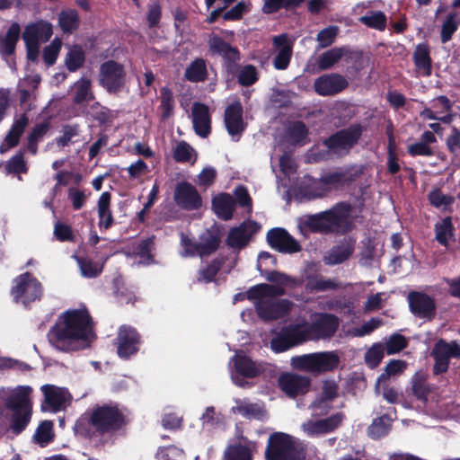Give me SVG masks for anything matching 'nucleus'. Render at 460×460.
Masks as SVG:
<instances>
[{
    "label": "nucleus",
    "instance_id": "25",
    "mask_svg": "<svg viewBox=\"0 0 460 460\" xmlns=\"http://www.w3.org/2000/svg\"><path fill=\"white\" fill-rule=\"evenodd\" d=\"M41 391L44 394V403L41 405L42 411L52 412L61 411L66 402L65 390L54 385H44L41 386Z\"/></svg>",
    "mask_w": 460,
    "mask_h": 460
},
{
    "label": "nucleus",
    "instance_id": "39",
    "mask_svg": "<svg viewBox=\"0 0 460 460\" xmlns=\"http://www.w3.org/2000/svg\"><path fill=\"white\" fill-rule=\"evenodd\" d=\"M432 354L450 361V358H460V345L456 341L447 342L443 339H439L432 348Z\"/></svg>",
    "mask_w": 460,
    "mask_h": 460
},
{
    "label": "nucleus",
    "instance_id": "29",
    "mask_svg": "<svg viewBox=\"0 0 460 460\" xmlns=\"http://www.w3.org/2000/svg\"><path fill=\"white\" fill-rule=\"evenodd\" d=\"M286 294L285 288L280 286H274L266 283H261L250 288L246 292V296L250 300L257 299H274Z\"/></svg>",
    "mask_w": 460,
    "mask_h": 460
},
{
    "label": "nucleus",
    "instance_id": "43",
    "mask_svg": "<svg viewBox=\"0 0 460 460\" xmlns=\"http://www.w3.org/2000/svg\"><path fill=\"white\" fill-rule=\"evenodd\" d=\"M85 62V54L79 45H74L66 55L65 65L69 72H75L83 67Z\"/></svg>",
    "mask_w": 460,
    "mask_h": 460
},
{
    "label": "nucleus",
    "instance_id": "27",
    "mask_svg": "<svg viewBox=\"0 0 460 460\" xmlns=\"http://www.w3.org/2000/svg\"><path fill=\"white\" fill-rule=\"evenodd\" d=\"M412 60L416 70L422 76H430L432 74V58L430 49L428 44L420 43L416 46Z\"/></svg>",
    "mask_w": 460,
    "mask_h": 460
},
{
    "label": "nucleus",
    "instance_id": "23",
    "mask_svg": "<svg viewBox=\"0 0 460 460\" xmlns=\"http://www.w3.org/2000/svg\"><path fill=\"white\" fill-rule=\"evenodd\" d=\"M208 52L212 57H220L222 62L242 57L240 49L226 41L221 36L211 33L208 39Z\"/></svg>",
    "mask_w": 460,
    "mask_h": 460
},
{
    "label": "nucleus",
    "instance_id": "53",
    "mask_svg": "<svg viewBox=\"0 0 460 460\" xmlns=\"http://www.w3.org/2000/svg\"><path fill=\"white\" fill-rule=\"evenodd\" d=\"M359 22L368 28L384 31L386 28V16L381 11L368 12L359 18Z\"/></svg>",
    "mask_w": 460,
    "mask_h": 460
},
{
    "label": "nucleus",
    "instance_id": "34",
    "mask_svg": "<svg viewBox=\"0 0 460 460\" xmlns=\"http://www.w3.org/2000/svg\"><path fill=\"white\" fill-rule=\"evenodd\" d=\"M94 98L92 82L88 77L82 76L75 83L73 94V102L75 104L81 105L94 100Z\"/></svg>",
    "mask_w": 460,
    "mask_h": 460
},
{
    "label": "nucleus",
    "instance_id": "24",
    "mask_svg": "<svg viewBox=\"0 0 460 460\" xmlns=\"http://www.w3.org/2000/svg\"><path fill=\"white\" fill-rule=\"evenodd\" d=\"M192 124L195 133L200 137H208L211 133V116L208 105L194 102L192 106Z\"/></svg>",
    "mask_w": 460,
    "mask_h": 460
},
{
    "label": "nucleus",
    "instance_id": "47",
    "mask_svg": "<svg viewBox=\"0 0 460 460\" xmlns=\"http://www.w3.org/2000/svg\"><path fill=\"white\" fill-rule=\"evenodd\" d=\"M28 166L24 159V151L19 150L4 164V172L6 174L27 173Z\"/></svg>",
    "mask_w": 460,
    "mask_h": 460
},
{
    "label": "nucleus",
    "instance_id": "18",
    "mask_svg": "<svg viewBox=\"0 0 460 460\" xmlns=\"http://www.w3.org/2000/svg\"><path fill=\"white\" fill-rule=\"evenodd\" d=\"M173 199L181 208L191 211L198 210L202 207V198L197 189L189 181L177 183Z\"/></svg>",
    "mask_w": 460,
    "mask_h": 460
},
{
    "label": "nucleus",
    "instance_id": "56",
    "mask_svg": "<svg viewBox=\"0 0 460 460\" xmlns=\"http://www.w3.org/2000/svg\"><path fill=\"white\" fill-rule=\"evenodd\" d=\"M74 430L75 435L80 436L84 438H91L94 436L96 432L94 428L93 427L91 421V413L89 416H82L80 417L75 423Z\"/></svg>",
    "mask_w": 460,
    "mask_h": 460
},
{
    "label": "nucleus",
    "instance_id": "3",
    "mask_svg": "<svg viewBox=\"0 0 460 460\" xmlns=\"http://www.w3.org/2000/svg\"><path fill=\"white\" fill-rule=\"evenodd\" d=\"M31 388L21 386L13 394L10 395L5 406L12 411L10 429L15 435L21 434L29 425L32 415V403L30 399Z\"/></svg>",
    "mask_w": 460,
    "mask_h": 460
},
{
    "label": "nucleus",
    "instance_id": "62",
    "mask_svg": "<svg viewBox=\"0 0 460 460\" xmlns=\"http://www.w3.org/2000/svg\"><path fill=\"white\" fill-rule=\"evenodd\" d=\"M339 386L333 380H324L323 382L322 392L319 395L320 402H332L338 396Z\"/></svg>",
    "mask_w": 460,
    "mask_h": 460
},
{
    "label": "nucleus",
    "instance_id": "12",
    "mask_svg": "<svg viewBox=\"0 0 460 460\" xmlns=\"http://www.w3.org/2000/svg\"><path fill=\"white\" fill-rule=\"evenodd\" d=\"M141 344L142 336L136 328L130 325H121L119 328L115 339L119 358L129 359L139 351Z\"/></svg>",
    "mask_w": 460,
    "mask_h": 460
},
{
    "label": "nucleus",
    "instance_id": "42",
    "mask_svg": "<svg viewBox=\"0 0 460 460\" xmlns=\"http://www.w3.org/2000/svg\"><path fill=\"white\" fill-rule=\"evenodd\" d=\"M58 24L64 33H72L80 25V19L76 10L68 9L62 11L58 15Z\"/></svg>",
    "mask_w": 460,
    "mask_h": 460
},
{
    "label": "nucleus",
    "instance_id": "55",
    "mask_svg": "<svg viewBox=\"0 0 460 460\" xmlns=\"http://www.w3.org/2000/svg\"><path fill=\"white\" fill-rule=\"evenodd\" d=\"M259 80V74L257 68L251 64L245 65L241 67L237 82L243 87H249L254 84Z\"/></svg>",
    "mask_w": 460,
    "mask_h": 460
},
{
    "label": "nucleus",
    "instance_id": "31",
    "mask_svg": "<svg viewBox=\"0 0 460 460\" xmlns=\"http://www.w3.org/2000/svg\"><path fill=\"white\" fill-rule=\"evenodd\" d=\"M344 419L342 412H337L330 417L308 424V432L311 434H325L335 430L341 426Z\"/></svg>",
    "mask_w": 460,
    "mask_h": 460
},
{
    "label": "nucleus",
    "instance_id": "38",
    "mask_svg": "<svg viewBox=\"0 0 460 460\" xmlns=\"http://www.w3.org/2000/svg\"><path fill=\"white\" fill-rule=\"evenodd\" d=\"M29 123V118L26 113H22L20 118L15 119L5 136L4 141L8 147H14L19 144L20 138Z\"/></svg>",
    "mask_w": 460,
    "mask_h": 460
},
{
    "label": "nucleus",
    "instance_id": "5",
    "mask_svg": "<svg viewBox=\"0 0 460 460\" xmlns=\"http://www.w3.org/2000/svg\"><path fill=\"white\" fill-rule=\"evenodd\" d=\"M305 456L299 450L293 438L286 433L275 432L268 439L265 449V460H304Z\"/></svg>",
    "mask_w": 460,
    "mask_h": 460
},
{
    "label": "nucleus",
    "instance_id": "26",
    "mask_svg": "<svg viewBox=\"0 0 460 460\" xmlns=\"http://www.w3.org/2000/svg\"><path fill=\"white\" fill-rule=\"evenodd\" d=\"M273 44L279 49L274 58L273 66L278 70H285L292 58V45L288 43V35L283 33L273 38Z\"/></svg>",
    "mask_w": 460,
    "mask_h": 460
},
{
    "label": "nucleus",
    "instance_id": "50",
    "mask_svg": "<svg viewBox=\"0 0 460 460\" xmlns=\"http://www.w3.org/2000/svg\"><path fill=\"white\" fill-rule=\"evenodd\" d=\"M346 174L342 172H332L323 174L318 180V183L324 186L323 192L317 194L318 197L323 195L324 191L330 190L332 188L337 189L345 181Z\"/></svg>",
    "mask_w": 460,
    "mask_h": 460
},
{
    "label": "nucleus",
    "instance_id": "63",
    "mask_svg": "<svg viewBox=\"0 0 460 460\" xmlns=\"http://www.w3.org/2000/svg\"><path fill=\"white\" fill-rule=\"evenodd\" d=\"M234 201L241 208H248V212L251 213L252 210V199L248 192V190L243 185L237 186L234 190Z\"/></svg>",
    "mask_w": 460,
    "mask_h": 460
},
{
    "label": "nucleus",
    "instance_id": "60",
    "mask_svg": "<svg viewBox=\"0 0 460 460\" xmlns=\"http://www.w3.org/2000/svg\"><path fill=\"white\" fill-rule=\"evenodd\" d=\"M40 80L41 78L39 75L28 76L24 79V84L28 86V88H21L19 90L20 103L22 105L26 104L30 101L32 92L38 88Z\"/></svg>",
    "mask_w": 460,
    "mask_h": 460
},
{
    "label": "nucleus",
    "instance_id": "51",
    "mask_svg": "<svg viewBox=\"0 0 460 460\" xmlns=\"http://www.w3.org/2000/svg\"><path fill=\"white\" fill-rule=\"evenodd\" d=\"M308 133L306 125L301 120H296L287 128V136L293 145L301 144Z\"/></svg>",
    "mask_w": 460,
    "mask_h": 460
},
{
    "label": "nucleus",
    "instance_id": "9",
    "mask_svg": "<svg viewBox=\"0 0 460 460\" xmlns=\"http://www.w3.org/2000/svg\"><path fill=\"white\" fill-rule=\"evenodd\" d=\"M364 130L365 128L361 124H351L348 128L340 129L324 138L323 145L333 155H341L343 152L349 153L358 144Z\"/></svg>",
    "mask_w": 460,
    "mask_h": 460
},
{
    "label": "nucleus",
    "instance_id": "35",
    "mask_svg": "<svg viewBox=\"0 0 460 460\" xmlns=\"http://www.w3.org/2000/svg\"><path fill=\"white\" fill-rule=\"evenodd\" d=\"M21 27L19 23L13 22L8 28L4 37L0 41V52L4 56L14 54L16 44L20 39Z\"/></svg>",
    "mask_w": 460,
    "mask_h": 460
},
{
    "label": "nucleus",
    "instance_id": "49",
    "mask_svg": "<svg viewBox=\"0 0 460 460\" xmlns=\"http://www.w3.org/2000/svg\"><path fill=\"white\" fill-rule=\"evenodd\" d=\"M354 247L350 243H343L332 247L329 252L328 264H341L347 261L353 253Z\"/></svg>",
    "mask_w": 460,
    "mask_h": 460
},
{
    "label": "nucleus",
    "instance_id": "10",
    "mask_svg": "<svg viewBox=\"0 0 460 460\" xmlns=\"http://www.w3.org/2000/svg\"><path fill=\"white\" fill-rule=\"evenodd\" d=\"M126 84V71L123 65L115 60L103 62L100 66L99 84L109 93H119Z\"/></svg>",
    "mask_w": 460,
    "mask_h": 460
},
{
    "label": "nucleus",
    "instance_id": "59",
    "mask_svg": "<svg viewBox=\"0 0 460 460\" xmlns=\"http://www.w3.org/2000/svg\"><path fill=\"white\" fill-rule=\"evenodd\" d=\"M155 248L153 237H148L142 240L136 247V254L146 263L149 264L154 261V255L152 251Z\"/></svg>",
    "mask_w": 460,
    "mask_h": 460
},
{
    "label": "nucleus",
    "instance_id": "44",
    "mask_svg": "<svg viewBox=\"0 0 460 460\" xmlns=\"http://www.w3.org/2000/svg\"><path fill=\"white\" fill-rule=\"evenodd\" d=\"M344 48H333L323 52L318 58V67L321 70H327L332 67L346 53Z\"/></svg>",
    "mask_w": 460,
    "mask_h": 460
},
{
    "label": "nucleus",
    "instance_id": "32",
    "mask_svg": "<svg viewBox=\"0 0 460 460\" xmlns=\"http://www.w3.org/2000/svg\"><path fill=\"white\" fill-rule=\"evenodd\" d=\"M208 76L207 61L202 58H197L191 61L184 72L185 79L191 83H203Z\"/></svg>",
    "mask_w": 460,
    "mask_h": 460
},
{
    "label": "nucleus",
    "instance_id": "7",
    "mask_svg": "<svg viewBox=\"0 0 460 460\" xmlns=\"http://www.w3.org/2000/svg\"><path fill=\"white\" fill-rule=\"evenodd\" d=\"M293 368L319 374L332 371L339 365V358L333 352H317L295 356L291 358Z\"/></svg>",
    "mask_w": 460,
    "mask_h": 460
},
{
    "label": "nucleus",
    "instance_id": "40",
    "mask_svg": "<svg viewBox=\"0 0 460 460\" xmlns=\"http://www.w3.org/2000/svg\"><path fill=\"white\" fill-rule=\"evenodd\" d=\"M226 259L224 257H217L213 259L205 268H202L198 272V282L210 283L215 281L217 273L221 270Z\"/></svg>",
    "mask_w": 460,
    "mask_h": 460
},
{
    "label": "nucleus",
    "instance_id": "61",
    "mask_svg": "<svg viewBox=\"0 0 460 460\" xmlns=\"http://www.w3.org/2000/svg\"><path fill=\"white\" fill-rule=\"evenodd\" d=\"M77 262L79 264L81 273L84 278H96L102 271V268L99 267L98 264L93 262L92 260L86 258H78Z\"/></svg>",
    "mask_w": 460,
    "mask_h": 460
},
{
    "label": "nucleus",
    "instance_id": "19",
    "mask_svg": "<svg viewBox=\"0 0 460 460\" xmlns=\"http://www.w3.org/2000/svg\"><path fill=\"white\" fill-rule=\"evenodd\" d=\"M261 230V225L249 220L230 229L226 243L233 249L241 250L247 246L252 235Z\"/></svg>",
    "mask_w": 460,
    "mask_h": 460
},
{
    "label": "nucleus",
    "instance_id": "8",
    "mask_svg": "<svg viewBox=\"0 0 460 460\" xmlns=\"http://www.w3.org/2000/svg\"><path fill=\"white\" fill-rule=\"evenodd\" d=\"M52 34V25L47 21L40 20L26 25L22 37L29 61L35 62L38 60L40 42L49 41Z\"/></svg>",
    "mask_w": 460,
    "mask_h": 460
},
{
    "label": "nucleus",
    "instance_id": "15",
    "mask_svg": "<svg viewBox=\"0 0 460 460\" xmlns=\"http://www.w3.org/2000/svg\"><path fill=\"white\" fill-rule=\"evenodd\" d=\"M407 300L410 311L414 316L429 322L435 318L437 305L432 296L424 292L411 291L408 294Z\"/></svg>",
    "mask_w": 460,
    "mask_h": 460
},
{
    "label": "nucleus",
    "instance_id": "16",
    "mask_svg": "<svg viewBox=\"0 0 460 460\" xmlns=\"http://www.w3.org/2000/svg\"><path fill=\"white\" fill-rule=\"evenodd\" d=\"M311 384L310 377L292 372L282 373L278 378L280 390L292 399L308 393Z\"/></svg>",
    "mask_w": 460,
    "mask_h": 460
},
{
    "label": "nucleus",
    "instance_id": "1",
    "mask_svg": "<svg viewBox=\"0 0 460 460\" xmlns=\"http://www.w3.org/2000/svg\"><path fill=\"white\" fill-rule=\"evenodd\" d=\"M94 323L89 310L83 308L68 309L62 313L50 328L49 341L62 351L76 349L77 341L89 344L94 335Z\"/></svg>",
    "mask_w": 460,
    "mask_h": 460
},
{
    "label": "nucleus",
    "instance_id": "37",
    "mask_svg": "<svg viewBox=\"0 0 460 460\" xmlns=\"http://www.w3.org/2000/svg\"><path fill=\"white\" fill-rule=\"evenodd\" d=\"M220 243L221 234L219 231L208 229L200 235V257L215 252L219 248Z\"/></svg>",
    "mask_w": 460,
    "mask_h": 460
},
{
    "label": "nucleus",
    "instance_id": "20",
    "mask_svg": "<svg viewBox=\"0 0 460 460\" xmlns=\"http://www.w3.org/2000/svg\"><path fill=\"white\" fill-rule=\"evenodd\" d=\"M269 245L282 253H295L301 251L299 243L284 228L276 227L268 231Z\"/></svg>",
    "mask_w": 460,
    "mask_h": 460
},
{
    "label": "nucleus",
    "instance_id": "4",
    "mask_svg": "<svg viewBox=\"0 0 460 460\" xmlns=\"http://www.w3.org/2000/svg\"><path fill=\"white\" fill-rule=\"evenodd\" d=\"M91 421L99 434L113 433L126 424V417L117 405L103 404L96 406L91 412Z\"/></svg>",
    "mask_w": 460,
    "mask_h": 460
},
{
    "label": "nucleus",
    "instance_id": "57",
    "mask_svg": "<svg viewBox=\"0 0 460 460\" xmlns=\"http://www.w3.org/2000/svg\"><path fill=\"white\" fill-rule=\"evenodd\" d=\"M457 16L456 12H452L448 13L446 20L444 21L441 31H440V40L442 43L448 42L451 39L454 33L457 30V23L456 22V18Z\"/></svg>",
    "mask_w": 460,
    "mask_h": 460
},
{
    "label": "nucleus",
    "instance_id": "48",
    "mask_svg": "<svg viewBox=\"0 0 460 460\" xmlns=\"http://www.w3.org/2000/svg\"><path fill=\"white\" fill-rule=\"evenodd\" d=\"M436 240L447 246L450 238L454 236V226L451 217H446L440 223L435 225Z\"/></svg>",
    "mask_w": 460,
    "mask_h": 460
},
{
    "label": "nucleus",
    "instance_id": "52",
    "mask_svg": "<svg viewBox=\"0 0 460 460\" xmlns=\"http://www.w3.org/2000/svg\"><path fill=\"white\" fill-rule=\"evenodd\" d=\"M407 367V364L403 360L391 359L385 366V371L378 376L376 380V389H378L381 383L385 382L392 376H398L402 374Z\"/></svg>",
    "mask_w": 460,
    "mask_h": 460
},
{
    "label": "nucleus",
    "instance_id": "45",
    "mask_svg": "<svg viewBox=\"0 0 460 460\" xmlns=\"http://www.w3.org/2000/svg\"><path fill=\"white\" fill-rule=\"evenodd\" d=\"M392 419L387 414L375 419L368 429V435L374 439L386 436L392 427Z\"/></svg>",
    "mask_w": 460,
    "mask_h": 460
},
{
    "label": "nucleus",
    "instance_id": "41",
    "mask_svg": "<svg viewBox=\"0 0 460 460\" xmlns=\"http://www.w3.org/2000/svg\"><path fill=\"white\" fill-rule=\"evenodd\" d=\"M412 394L420 401L427 402L431 387L427 382V376L423 372H416L411 379Z\"/></svg>",
    "mask_w": 460,
    "mask_h": 460
},
{
    "label": "nucleus",
    "instance_id": "33",
    "mask_svg": "<svg viewBox=\"0 0 460 460\" xmlns=\"http://www.w3.org/2000/svg\"><path fill=\"white\" fill-rule=\"evenodd\" d=\"M111 194L109 191L102 193L98 199L99 227L109 229L112 226L114 219L110 209Z\"/></svg>",
    "mask_w": 460,
    "mask_h": 460
},
{
    "label": "nucleus",
    "instance_id": "2",
    "mask_svg": "<svg viewBox=\"0 0 460 460\" xmlns=\"http://www.w3.org/2000/svg\"><path fill=\"white\" fill-rule=\"evenodd\" d=\"M352 206L338 202L330 209L314 215H305L300 220V227L311 233L328 234L339 230L350 217Z\"/></svg>",
    "mask_w": 460,
    "mask_h": 460
},
{
    "label": "nucleus",
    "instance_id": "36",
    "mask_svg": "<svg viewBox=\"0 0 460 460\" xmlns=\"http://www.w3.org/2000/svg\"><path fill=\"white\" fill-rule=\"evenodd\" d=\"M51 128V123L49 119L36 124L30 134L28 135L27 149L31 155L38 153V144L43 139Z\"/></svg>",
    "mask_w": 460,
    "mask_h": 460
},
{
    "label": "nucleus",
    "instance_id": "30",
    "mask_svg": "<svg viewBox=\"0 0 460 460\" xmlns=\"http://www.w3.org/2000/svg\"><path fill=\"white\" fill-rule=\"evenodd\" d=\"M233 362L236 374L243 377L254 378L261 373V369L256 363L244 354H235L233 357Z\"/></svg>",
    "mask_w": 460,
    "mask_h": 460
},
{
    "label": "nucleus",
    "instance_id": "58",
    "mask_svg": "<svg viewBox=\"0 0 460 460\" xmlns=\"http://www.w3.org/2000/svg\"><path fill=\"white\" fill-rule=\"evenodd\" d=\"M62 47V41L58 38H55L49 45L46 46L43 49L42 53V58L44 63L48 66H53L57 58L58 57V54L60 52Z\"/></svg>",
    "mask_w": 460,
    "mask_h": 460
},
{
    "label": "nucleus",
    "instance_id": "13",
    "mask_svg": "<svg viewBox=\"0 0 460 460\" xmlns=\"http://www.w3.org/2000/svg\"><path fill=\"white\" fill-rule=\"evenodd\" d=\"M307 341V332L304 325L290 324L284 327L270 341V346L276 353L284 352L294 346Z\"/></svg>",
    "mask_w": 460,
    "mask_h": 460
},
{
    "label": "nucleus",
    "instance_id": "64",
    "mask_svg": "<svg viewBox=\"0 0 460 460\" xmlns=\"http://www.w3.org/2000/svg\"><path fill=\"white\" fill-rule=\"evenodd\" d=\"M339 28L337 26H329L323 29L317 34V40L321 48L331 46L337 37Z\"/></svg>",
    "mask_w": 460,
    "mask_h": 460
},
{
    "label": "nucleus",
    "instance_id": "11",
    "mask_svg": "<svg viewBox=\"0 0 460 460\" xmlns=\"http://www.w3.org/2000/svg\"><path fill=\"white\" fill-rule=\"evenodd\" d=\"M319 262L309 261L304 268L305 289L313 294L325 292L328 290H337L341 285L335 279H325L320 270Z\"/></svg>",
    "mask_w": 460,
    "mask_h": 460
},
{
    "label": "nucleus",
    "instance_id": "22",
    "mask_svg": "<svg viewBox=\"0 0 460 460\" xmlns=\"http://www.w3.org/2000/svg\"><path fill=\"white\" fill-rule=\"evenodd\" d=\"M243 109L240 101H234L225 110V125L228 134L233 139L238 141L246 128L243 118Z\"/></svg>",
    "mask_w": 460,
    "mask_h": 460
},
{
    "label": "nucleus",
    "instance_id": "6",
    "mask_svg": "<svg viewBox=\"0 0 460 460\" xmlns=\"http://www.w3.org/2000/svg\"><path fill=\"white\" fill-rule=\"evenodd\" d=\"M10 294L15 303L29 306L40 300L42 296V285L34 275L29 271L18 275L13 280Z\"/></svg>",
    "mask_w": 460,
    "mask_h": 460
},
{
    "label": "nucleus",
    "instance_id": "17",
    "mask_svg": "<svg viewBox=\"0 0 460 460\" xmlns=\"http://www.w3.org/2000/svg\"><path fill=\"white\" fill-rule=\"evenodd\" d=\"M256 304L258 316L265 321L278 320L288 315L293 306L288 299H259Z\"/></svg>",
    "mask_w": 460,
    "mask_h": 460
},
{
    "label": "nucleus",
    "instance_id": "21",
    "mask_svg": "<svg viewBox=\"0 0 460 460\" xmlns=\"http://www.w3.org/2000/svg\"><path fill=\"white\" fill-rule=\"evenodd\" d=\"M349 86L347 79L336 73L324 74L314 80V89L320 96H334Z\"/></svg>",
    "mask_w": 460,
    "mask_h": 460
},
{
    "label": "nucleus",
    "instance_id": "14",
    "mask_svg": "<svg viewBox=\"0 0 460 460\" xmlns=\"http://www.w3.org/2000/svg\"><path fill=\"white\" fill-rule=\"evenodd\" d=\"M339 324L340 320L335 314L320 313L311 324L304 326V331L307 332V341L312 338L330 339L338 330Z\"/></svg>",
    "mask_w": 460,
    "mask_h": 460
},
{
    "label": "nucleus",
    "instance_id": "46",
    "mask_svg": "<svg viewBox=\"0 0 460 460\" xmlns=\"http://www.w3.org/2000/svg\"><path fill=\"white\" fill-rule=\"evenodd\" d=\"M305 0H263L262 12L271 14L280 9L289 10L300 6Z\"/></svg>",
    "mask_w": 460,
    "mask_h": 460
},
{
    "label": "nucleus",
    "instance_id": "28",
    "mask_svg": "<svg viewBox=\"0 0 460 460\" xmlns=\"http://www.w3.org/2000/svg\"><path fill=\"white\" fill-rule=\"evenodd\" d=\"M234 208L235 201L229 193L222 192L212 199V209L220 219H232Z\"/></svg>",
    "mask_w": 460,
    "mask_h": 460
},
{
    "label": "nucleus",
    "instance_id": "54",
    "mask_svg": "<svg viewBox=\"0 0 460 460\" xmlns=\"http://www.w3.org/2000/svg\"><path fill=\"white\" fill-rule=\"evenodd\" d=\"M160 109L162 111L163 119L170 118L173 113L174 96L172 91L167 86L160 89Z\"/></svg>",
    "mask_w": 460,
    "mask_h": 460
}]
</instances>
